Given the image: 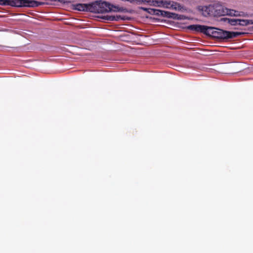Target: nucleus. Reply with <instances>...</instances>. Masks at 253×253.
Masks as SVG:
<instances>
[{
    "label": "nucleus",
    "mask_w": 253,
    "mask_h": 253,
    "mask_svg": "<svg viewBox=\"0 0 253 253\" xmlns=\"http://www.w3.org/2000/svg\"><path fill=\"white\" fill-rule=\"evenodd\" d=\"M144 2H146L148 4L157 6L167 8H172L175 10L181 9V6L180 4L176 2L171 1L170 0H142Z\"/></svg>",
    "instance_id": "20e7f679"
},
{
    "label": "nucleus",
    "mask_w": 253,
    "mask_h": 253,
    "mask_svg": "<svg viewBox=\"0 0 253 253\" xmlns=\"http://www.w3.org/2000/svg\"><path fill=\"white\" fill-rule=\"evenodd\" d=\"M220 21L227 22L232 26H236L238 25L239 19L221 18Z\"/></svg>",
    "instance_id": "6e6552de"
},
{
    "label": "nucleus",
    "mask_w": 253,
    "mask_h": 253,
    "mask_svg": "<svg viewBox=\"0 0 253 253\" xmlns=\"http://www.w3.org/2000/svg\"><path fill=\"white\" fill-rule=\"evenodd\" d=\"M103 19L110 21H118L119 19H125L124 17H122L121 16H117L116 17H115V16L110 15H106L104 16Z\"/></svg>",
    "instance_id": "9d476101"
},
{
    "label": "nucleus",
    "mask_w": 253,
    "mask_h": 253,
    "mask_svg": "<svg viewBox=\"0 0 253 253\" xmlns=\"http://www.w3.org/2000/svg\"><path fill=\"white\" fill-rule=\"evenodd\" d=\"M203 15L205 16H221L226 15L230 16H240L239 11L228 9L220 4L219 2L210 4L202 8Z\"/></svg>",
    "instance_id": "f257e3e1"
},
{
    "label": "nucleus",
    "mask_w": 253,
    "mask_h": 253,
    "mask_svg": "<svg viewBox=\"0 0 253 253\" xmlns=\"http://www.w3.org/2000/svg\"><path fill=\"white\" fill-rule=\"evenodd\" d=\"M0 4L14 7H36L43 4V2L34 0H0Z\"/></svg>",
    "instance_id": "7ed1b4c3"
},
{
    "label": "nucleus",
    "mask_w": 253,
    "mask_h": 253,
    "mask_svg": "<svg viewBox=\"0 0 253 253\" xmlns=\"http://www.w3.org/2000/svg\"><path fill=\"white\" fill-rule=\"evenodd\" d=\"M74 7L77 10L87 11L88 4L77 3L74 5Z\"/></svg>",
    "instance_id": "1a4fd4ad"
},
{
    "label": "nucleus",
    "mask_w": 253,
    "mask_h": 253,
    "mask_svg": "<svg viewBox=\"0 0 253 253\" xmlns=\"http://www.w3.org/2000/svg\"><path fill=\"white\" fill-rule=\"evenodd\" d=\"M188 30L207 35L209 27L201 25H190L187 27Z\"/></svg>",
    "instance_id": "423d86ee"
},
{
    "label": "nucleus",
    "mask_w": 253,
    "mask_h": 253,
    "mask_svg": "<svg viewBox=\"0 0 253 253\" xmlns=\"http://www.w3.org/2000/svg\"><path fill=\"white\" fill-rule=\"evenodd\" d=\"M108 8H107L106 12L114 11V12H126L127 11L126 8L123 7H119V6L114 5L108 2Z\"/></svg>",
    "instance_id": "0eeeda50"
},
{
    "label": "nucleus",
    "mask_w": 253,
    "mask_h": 253,
    "mask_svg": "<svg viewBox=\"0 0 253 253\" xmlns=\"http://www.w3.org/2000/svg\"><path fill=\"white\" fill-rule=\"evenodd\" d=\"M109 5L106 1H96L94 2L88 4L87 12L96 13H103L106 12L107 8Z\"/></svg>",
    "instance_id": "39448f33"
},
{
    "label": "nucleus",
    "mask_w": 253,
    "mask_h": 253,
    "mask_svg": "<svg viewBox=\"0 0 253 253\" xmlns=\"http://www.w3.org/2000/svg\"><path fill=\"white\" fill-rule=\"evenodd\" d=\"M250 24H253V20H244L239 19L238 25L247 26Z\"/></svg>",
    "instance_id": "9b49d317"
},
{
    "label": "nucleus",
    "mask_w": 253,
    "mask_h": 253,
    "mask_svg": "<svg viewBox=\"0 0 253 253\" xmlns=\"http://www.w3.org/2000/svg\"><path fill=\"white\" fill-rule=\"evenodd\" d=\"M241 32H230L217 28L209 27L207 35L216 39L228 40L237 37L243 34Z\"/></svg>",
    "instance_id": "f03ea898"
},
{
    "label": "nucleus",
    "mask_w": 253,
    "mask_h": 253,
    "mask_svg": "<svg viewBox=\"0 0 253 253\" xmlns=\"http://www.w3.org/2000/svg\"><path fill=\"white\" fill-rule=\"evenodd\" d=\"M165 12V15H166V17H168V18H174V19H180L179 17H177L178 16V15L177 14H176L175 13H171V12H165Z\"/></svg>",
    "instance_id": "f8f14e48"
}]
</instances>
